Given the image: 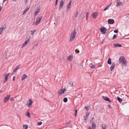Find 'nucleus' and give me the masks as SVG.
Wrapping results in <instances>:
<instances>
[{
	"label": "nucleus",
	"mask_w": 129,
	"mask_h": 129,
	"mask_svg": "<svg viewBox=\"0 0 129 129\" xmlns=\"http://www.w3.org/2000/svg\"><path fill=\"white\" fill-rule=\"evenodd\" d=\"M10 100H11V102L13 101L14 100V99L13 98H11V99Z\"/></svg>",
	"instance_id": "nucleus-44"
},
{
	"label": "nucleus",
	"mask_w": 129,
	"mask_h": 129,
	"mask_svg": "<svg viewBox=\"0 0 129 129\" xmlns=\"http://www.w3.org/2000/svg\"><path fill=\"white\" fill-rule=\"evenodd\" d=\"M90 67L92 69H93L95 68V66L94 65H91L90 66Z\"/></svg>",
	"instance_id": "nucleus-31"
},
{
	"label": "nucleus",
	"mask_w": 129,
	"mask_h": 129,
	"mask_svg": "<svg viewBox=\"0 0 129 129\" xmlns=\"http://www.w3.org/2000/svg\"><path fill=\"white\" fill-rule=\"evenodd\" d=\"M10 74V73H9L7 75H6V76H7V77H8V76H9V75Z\"/></svg>",
	"instance_id": "nucleus-52"
},
{
	"label": "nucleus",
	"mask_w": 129,
	"mask_h": 129,
	"mask_svg": "<svg viewBox=\"0 0 129 129\" xmlns=\"http://www.w3.org/2000/svg\"><path fill=\"white\" fill-rule=\"evenodd\" d=\"M88 17H86V19L87 20L88 19Z\"/></svg>",
	"instance_id": "nucleus-61"
},
{
	"label": "nucleus",
	"mask_w": 129,
	"mask_h": 129,
	"mask_svg": "<svg viewBox=\"0 0 129 129\" xmlns=\"http://www.w3.org/2000/svg\"><path fill=\"white\" fill-rule=\"evenodd\" d=\"M106 125L105 124H103L102 125L103 129H105L106 128Z\"/></svg>",
	"instance_id": "nucleus-26"
},
{
	"label": "nucleus",
	"mask_w": 129,
	"mask_h": 129,
	"mask_svg": "<svg viewBox=\"0 0 129 129\" xmlns=\"http://www.w3.org/2000/svg\"><path fill=\"white\" fill-rule=\"evenodd\" d=\"M58 0H56V1H57V2H58Z\"/></svg>",
	"instance_id": "nucleus-63"
},
{
	"label": "nucleus",
	"mask_w": 129,
	"mask_h": 129,
	"mask_svg": "<svg viewBox=\"0 0 129 129\" xmlns=\"http://www.w3.org/2000/svg\"><path fill=\"white\" fill-rule=\"evenodd\" d=\"M119 60L120 61V63L123 64H125V62L126 61L125 60V58L123 56L120 57L119 59Z\"/></svg>",
	"instance_id": "nucleus-2"
},
{
	"label": "nucleus",
	"mask_w": 129,
	"mask_h": 129,
	"mask_svg": "<svg viewBox=\"0 0 129 129\" xmlns=\"http://www.w3.org/2000/svg\"><path fill=\"white\" fill-rule=\"evenodd\" d=\"M10 95H7V96L5 97L3 99L4 102L5 103L8 101L10 99Z\"/></svg>",
	"instance_id": "nucleus-4"
},
{
	"label": "nucleus",
	"mask_w": 129,
	"mask_h": 129,
	"mask_svg": "<svg viewBox=\"0 0 129 129\" xmlns=\"http://www.w3.org/2000/svg\"><path fill=\"white\" fill-rule=\"evenodd\" d=\"M75 116H76V114H77V110H75Z\"/></svg>",
	"instance_id": "nucleus-39"
},
{
	"label": "nucleus",
	"mask_w": 129,
	"mask_h": 129,
	"mask_svg": "<svg viewBox=\"0 0 129 129\" xmlns=\"http://www.w3.org/2000/svg\"><path fill=\"white\" fill-rule=\"evenodd\" d=\"M69 84L70 85V86L71 87H72L73 86V83L72 81H70L69 83Z\"/></svg>",
	"instance_id": "nucleus-23"
},
{
	"label": "nucleus",
	"mask_w": 129,
	"mask_h": 129,
	"mask_svg": "<svg viewBox=\"0 0 129 129\" xmlns=\"http://www.w3.org/2000/svg\"><path fill=\"white\" fill-rule=\"evenodd\" d=\"M36 31H37L35 29L34 30V31H33V32H34V33L35 32H36Z\"/></svg>",
	"instance_id": "nucleus-56"
},
{
	"label": "nucleus",
	"mask_w": 129,
	"mask_h": 129,
	"mask_svg": "<svg viewBox=\"0 0 129 129\" xmlns=\"http://www.w3.org/2000/svg\"><path fill=\"white\" fill-rule=\"evenodd\" d=\"M93 119V117H92V119H91V120H92Z\"/></svg>",
	"instance_id": "nucleus-62"
},
{
	"label": "nucleus",
	"mask_w": 129,
	"mask_h": 129,
	"mask_svg": "<svg viewBox=\"0 0 129 129\" xmlns=\"http://www.w3.org/2000/svg\"><path fill=\"white\" fill-rule=\"evenodd\" d=\"M30 7L29 6H27L26 8L25 9L23 12V14H24L25 13L28 11V10L29 9Z\"/></svg>",
	"instance_id": "nucleus-15"
},
{
	"label": "nucleus",
	"mask_w": 129,
	"mask_h": 129,
	"mask_svg": "<svg viewBox=\"0 0 129 129\" xmlns=\"http://www.w3.org/2000/svg\"><path fill=\"white\" fill-rule=\"evenodd\" d=\"M85 108L86 110L87 111L89 109V108L88 106L87 107H85Z\"/></svg>",
	"instance_id": "nucleus-40"
},
{
	"label": "nucleus",
	"mask_w": 129,
	"mask_h": 129,
	"mask_svg": "<svg viewBox=\"0 0 129 129\" xmlns=\"http://www.w3.org/2000/svg\"><path fill=\"white\" fill-rule=\"evenodd\" d=\"M112 3H111L110 4H109V5H108V6H109V7H110V6H111V5H112Z\"/></svg>",
	"instance_id": "nucleus-54"
},
{
	"label": "nucleus",
	"mask_w": 129,
	"mask_h": 129,
	"mask_svg": "<svg viewBox=\"0 0 129 129\" xmlns=\"http://www.w3.org/2000/svg\"><path fill=\"white\" fill-rule=\"evenodd\" d=\"M88 128H89V129H92L91 127L90 126H88Z\"/></svg>",
	"instance_id": "nucleus-53"
},
{
	"label": "nucleus",
	"mask_w": 129,
	"mask_h": 129,
	"mask_svg": "<svg viewBox=\"0 0 129 129\" xmlns=\"http://www.w3.org/2000/svg\"><path fill=\"white\" fill-rule=\"evenodd\" d=\"M115 66V63L114 62H113L112 63V64L111 65V66L110 68L111 70V71H112L114 69Z\"/></svg>",
	"instance_id": "nucleus-12"
},
{
	"label": "nucleus",
	"mask_w": 129,
	"mask_h": 129,
	"mask_svg": "<svg viewBox=\"0 0 129 129\" xmlns=\"http://www.w3.org/2000/svg\"><path fill=\"white\" fill-rule=\"evenodd\" d=\"M42 124V122H38L37 124L39 125H41Z\"/></svg>",
	"instance_id": "nucleus-33"
},
{
	"label": "nucleus",
	"mask_w": 129,
	"mask_h": 129,
	"mask_svg": "<svg viewBox=\"0 0 129 129\" xmlns=\"http://www.w3.org/2000/svg\"><path fill=\"white\" fill-rule=\"evenodd\" d=\"M43 18V16H42L39 18L38 20H37L35 23L36 25H37L39 23L40 21Z\"/></svg>",
	"instance_id": "nucleus-5"
},
{
	"label": "nucleus",
	"mask_w": 129,
	"mask_h": 129,
	"mask_svg": "<svg viewBox=\"0 0 129 129\" xmlns=\"http://www.w3.org/2000/svg\"><path fill=\"white\" fill-rule=\"evenodd\" d=\"M6 81H6V80H5L4 81V84L6 82Z\"/></svg>",
	"instance_id": "nucleus-59"
},
{
	"label": "nucleus",
	"mask_w": 129,
	"mask_h": 129,
	"mask_svg": "<svg viewBox=\"0 0 129 129\" xmlns=\"http://www.w3.org/2000/svg\"><path fill=\"white\" fill-rule=\"evenodd\" d=\"M102 98L104 100L107 101H108L110 102H111L110 99H109L108 97L103 96H102Z\"/></svg>",
	"instance_id": "nucleus-9"
},
{
	"label": "nucleus",
	"mask_w": 129,
	"mask_h": 129,
	"mask_svg": "<svg viewBox=\"0 0 129 129\" xmlns=\"http://www.w3.org/2000/svg\"><path fill=\"white\" fill-rule=\"evenodd\" d=\"M6 1L5 0H3V3H4L5 2V1Z\"/></svg>",
	"instance_id": "nucleus-60"
},
{
	"label": "nucleus",
	"mask_w": 129,
	"mask_h": 129,
	"mask_svg": "<svg viewBox=\"0 0 129 129\" xmlns=\"http://www.w3.org/2000/svg\"><path fill=\"white\" fill-rule=\"evenodd\" d=\"M108 23L110 24H112L114 22V20L112 19H109L108 20Z\"/></svg>",
	"instance_id": "nucleus-7"
},
{
	"label": "nucleus",
	"mask_w": 129,
	"mask_h": 129,
	"mask_svg": "<svg viewBox=\"0 0 129 129\" xmlns=\"http://www.w3.org/2000/svg\"><path fill=\"white\" fill-rule=\"evenodd\" d=\"M117 37V35L116 34H115L113 35V37L112 38V39H114L115 38H116Z\"/></svg>",
	"instance_id": "nucleus-28"
},
{
	"label": "nucleus",
	"mask_w": 129,
	"mask_h": 129,
	"mask_svg": "<svg viewBox=\"0 0 129 129\" xmlns=\"http://www.w3.org/2000/svg\"><path fill=\"white\" fill-rule=\"evenodd\" d=\"M66 89L65 88H64L63 89H61L59 90L58 91V93L59 95H60L62 94H63L64 93V91L66 90Z\"/></svg>",
	"instance_id": "nucleus-3"
},
{
	"label": "nucleus",
	"mask_w": 129,
	"mask_h": 129,
	"mask_svg": "<svg viewBox=\"0 0 129 129\" xmlns=\"http://www.w3.org/2000/svg\"><path fill=\"white\" fill-rule=\"evenodd\" d=\"M100 30L101 32L104 34L106 32V28L104 27H102L101 28Z\"/></svg>",
	"instance_id": "nucleus-6"
},
{
	"label": "nucleus",
	"mask_w": 129,
	"mask_h": 129,
	"mask_svg": "<svg viewBox=\"0 0 129 129\" xmlns=\"http://www.w3.org/2000/svg\"><path fill=\"white\" fill-rule=\"evenodd\" d=\"M4 25L5 26H4L3 27L1 28H2V29L3 30V29H5L6 28V25L5 24Z\"/></svg>",
	"instance_id": "nucleus-29"
},
{
	"label": "nucleus",
	"mask_w": 129,
	"mask_h": 129,
	"mask_svg": "<svg viewBox=\"0 0 129 129\" xmlns=\"http://www.w3.org/2000/svg\"><path fill=\"white\" fill-rule=\"evenodd\" d=\"M71 2L72 0H70L68 5L67 7V10H66V12H68V11L69 10V9L70 8V7L71 5Z\"/></svg>",
	"instance_id": "nucleus-10"
},
{
	"label": "nucleus",
	"mask_w": 129,
	"mask_h": 129,
	"mask_svg": "<svg viewBox=\"0 0 129 129\" xmlns=\"http://www.w3.org/2000/svg\"><path fill=\"white\" fill-rule=\"evenodd\" d=\"M118 31V30H114V32L115 33H117Z\"/></svg>",
	"instance_id": "nucleus-41"
},
{
	"label": "nucleus",
	"mask_w": 129,
	"mask_h": 129,
	"mask_svg": "<svg viewBox=\"0 0 129 129\" xmlns=\"http://www.w3.org/2000/svg\"><path fill=\"white\" fill-rule=\"evenodd\" d=\"M68 101V99L66 97V98H65L63 99V101L65 102V103H66V102H67Z\"/></svg>",
	"instance_id": "nucleus-27"
},
{
	"label": "nucleus",
	"mask_w": 129,
	"mask_h": 129,
	"mask_svg": "<svg viewBox=\"0 0 129 129\" xmlns=\"http://www.w3.org/2000/svg\"><path fill=\"white\" fill-rule=\"evenodd\" d=\"M92 127L93 128L95 129L96 127V125L94 122H92Z\"/></svg>",
	"instance_id": "nucleus-20"
},
{
	"label": "nucleus",
	"mask_w": 129,
	"mask_h": 129,
	"mask_svg": "<svg viewBox=\"0 0 129 129\" xmlns=\"http://www.w3.org/2000/svg\"><path fill=\"white\" fill-rule=\"evenodd\" d=\"M37 45H38V44H36L35 45L36 46Z\"/></svg>",
	"instance_id": "nucleus-64"
},
{
	"label": "nucleus",
	"mask_w": 129,
	"mask_h": 129,
	"mask_svg": "<svg viewBox=\"0 0 129 129\" xmlns=\"http://www.w3.org/2000/svg\"><path fill=\"white\" fill-rule=\"evenodd\" d=\"M78 11H76V13L74 14V17H76L77 16V15H78Z\"/></svg>",
	"instance_id": "nucleus-32"
},
{
	"label": "nucleus",
	"mask_w": 129,
	"mask_h": 129,
	"mask_svg": "<svg viewBox=\"0 0 129 129\" xmlns=\"http://www.w3.org/2000/svg\"><path fill=\"white\" fill-rule=\"evenodd\" d=\"M98 15V14L97 12H94L93 15H92V17L94 19H95L96 16Z\"/></svg>",
	"instance_id": "nucleus-17"
},
{
	"label": "nucleus",
	"mask_w": 129,
	"mask_h": 129,
	"mask_svg": "<svg viewBox=\"0 0 129 129\" xmlns=\"http://www.w3.org/2000/svg\"><path fill=\"white\" fill-rule=\"evenodd\" d=\"M2 7L0 6V11H1V10H2Z\"/></svg>",
	"instance_id": "nucleus-57"
},
{
	"label": "nucleus",
	"mask_w": 129,
	"mask_h": 129,
	"mask_svg": "<svg viewBox=\"0 0 129 129\" xmlns=\"http://www.w3.org/2000/svg\"><path fill=\"white\" fill-rule=\"evenodd\" d=\"M31 35H33L34 34V33L33 32V31H31Z\"/></svg>",
	"instance_id": "nucleus-47"
},
{
	"label": "nucleus",
	"mask_w": 129,
	"mask_h": 129,
	"mask_svg": "<svg viewBox=\"0 0 129 129\" xmlns=\"http://www.w3.org/2000/svg\"><path fill=\"white\" fill-rule=\"evenodd\" d=\"M75 52H76V53H79V50H78L77 49L75 50Z\"/></svg>",
	"instance_id": "nucleus-35"
},
{
	"label": "nucleus",
	"mask_w": 129,
	"mask_h": 129,
	"mask_svg": "<svg viewBox=\"0 0 129 129\" xmlns=\"http://www.w3.org/2000/svg\"><path fill=\"white\" fill-rule=\"evenodd\" d=\"M108 106L109 107V108L110 109H111V106L110 105H108Z\"/></svg>",
	"instance_id": "nucleus-50"
},
{
	"label": "nucleus",
	"mask_w": 129,
	"mask_h": 129,
	"mask_svg": "<svg viewBox=\"0 0 129 129\" xmlns=\"http://www.w3.org/2000/svg\"><path fill=\"white\" fill-rule=\"evenodd\" d=\"M15 76H14L13 77V80L14 81H15Z\"/></svg>",
	"instance_id": "nucleus-49"
},
{
	"label": "nucleus",
	"mask_w": 129,
	"mask_h": 129,
	"mask_svg": "<svg viewBox=\"0 0 129 129\" xmlns=\"http://www.w3.org/2000/svg\"><path fill=\"white\" fill-rule=\"evenodd\" d=\"M84 119L85 120H86L87 119V116H84Z\"/></svg>",
	"instance_id": "nucleus-46"
},
{
	"label": "nucleus",
	"mask_w": 129,
	"mask_h": 129,
	"mask_svg": "<svg viewBox=\"0 0 129 129\" xmlns=\"http://www.w3.org/2000/svg\"><path fill=\"white\" fill-rule=\"evenodd\" d=\"M71 121H69L68 122H67L66 123V124L68 125V124H69V123H70V122H71Z\"/></svg>",
	"instance_id": "nucleus-42"
},
{
	"label": "nucleus",
	"mask_w": 129,
	"mask_h": 129,
	"mask_svg": "<svg viewBox=\"0 0 129 129\" xmlns=\"http://www.w3.org/2000/svg\"><path fill=\"white\" fill-rule=\"evenodd\" d=\"M122 5V3L120 2H118L117 3L116 6H120Z\"/></svg>",
	"instance_id": "nucleus-21"
},
{
	"label": "nucleus",
	"mask_w": 129,
	"mask_h": 129,
	"mask_svg": "<svg viewBox=\"0 0 129 129\" xmlns=\"http://www.w3.org/2000/svg\"><path fill=\"white\" fill-rule=\"evenodd\" d=\"M39 13V12H38V11H36V12H35L34 13L35 15V16H36Z\"/></svg>",
	"instance_id": "nucleus-34"
},
{
	"label": "nucleus",
	"mask_w": 129,
	"mask_h": 129,
	"mask_svg": "<svg viewBox=\"0 0 129 129\" xmlns=\"http://www.w3.org/2000/svg\"><path fill=\"white\" fill-rule=\"evenodd\" d=\"M29 103L28 104V106L30 107L31 106L32 104V102L31 99H29Z\"/></svg>",
	"instance_id": "nucleus-16"
},
{
	"label": "nucleus",
	"mask_w": 129,
	"mask_h": 129,
	"mask_svg": "<svg viewBox=\"0 0 129 129\" xmlns=\"http://www.w3.org/2000/svg\"><path fill=\"white\" fill-rule=\"evenodd\" d=\"M89 14V13L87 12L86 14V17H88V15Z\"/></svg>",
	"instance_id": "nucleus-38"
},
{
	"label": "nucleus",
	"mask_w": 129,
	"mask_h": 129,
	"mask_svg": "<svg viewBox=\"0 0 129 129\" xmlns=\"http://www.w3.org/2000/svg\"><path fill=\"white\" fill-rule=\"evenodd\" d=\"M20 65H19V66H17L16 67L15 69H16L17 70L19 68V67H20Z\"/></svg>",
	"instance_id": "nucleus-36"
},
{
	"label": "nucleus",
	"mask_w": 129,
	"mask_h": 129,
	"mask_svg": "<svg viewBox=\"0 0 129 129\" xmlns=\"http://www.w3.org/2000/svg\"><path fill=\"white\" fill-rule=\"evenodd\" d=\"M57 1H56L55 2V5L56 6L57 4Z\"/></svg>",
	"instance_id": "nucleus-51"
},
{
	"label": "nucleus",
	"mask_w": 129,
	"mask_h": 129,
	"mask_svg": "<svg viewBox=\"0 0 129 129\" xmlns=\"http://www.w3.org/2000/svg\"><path fill=\"white\" fill-rule=\"evenodd\" d=\"M73 55H70L69 56L68 58V59L69 61H71L72 60V59L73 58Z\"/></svg>",
	"instance_id": "nucleus-18"
},
{
	"label": "nucleus",
	"mask_w": 129,
	"mask_h": 129,
	"mask_svg": "<svg viewBox=\"0 0 129 129\" xmlns=\"http://www.w3.org/2000/svg\"><path fill=\"white\" fill-rule=\"evenodd\" d=\"M29 113L28 112H26V115L28 117H29L30 118V116L29 115Z\"/></svg>",
	"instance_id": "nucleus-25"
},
{
	"label": "nucleus",
	"mask_w": 129,
	"mask_h": 129,
	"mask_svg": "<svg viewBox=\"0 0 129 129\" xmlns=\"http://www.w3.org/2000/svg\"><path fill=\"white\" fill-rule=\"evenodd\" d=\"M109 8V6H107L104 9V11H105L108 9Z\"/></svg>",
	"instance_id": "nucleus-30"
},
{
	"label": "nucleus",
	"mask_w": 129,
	"mask_h": 129,
	"mask_svg": "<svg viewBox=\"0 0 129 129\" xmlns=\"http://www.w3.org/2000/svg\"><path fill=\"white\" fill-rule=\"evenodd\" d=\"M64 1V0H61V2L60 3L59 7V9H61L63 6Z\"/></svg>",
	"instance_id": "nucleus-8"
},
{
	"label": "nucleus",
	"mask_w": 129,
	"mask_h": 129,
	"mask_svg": "<svg viewBox=\"0 0 129 129\" xmlns=\"http://www.w3.org/2000/svg\"><path fill=\"white\" fill-rule=\"evenodd\" d=\"M8 77L6 76L5 79V80H6V81H7L8 79Z\"/></svg>",
	"instance_id": "nucleus-48"
},
{
	"label": "nucleus",
	"mask_w": 129,
	"mask_h": 129,
	"mask_svg": "<svg viewBox=\"0 0 129 129\" xmlns=\"http://www.w3.org/2000/svg\"><path fill=\"white\" fill-rule=\"evenodd\" d=\"M23 127L24 129H27L28 127V125H23Z\"/></svg>",
	"instance_id": "nucleus-24"
},
{
	"label": "nucleus",
	"mask_w": 129,
	"mask_h": 129,
	"mask_svg": "<svg viewBox=\"0 0 129 129\" xmlns=\"http://www.w3.org/2000/svg\"><path fill=\"white\" fill-rule=\"evenodd\" d=\"M127 15V16H126L127 17H129V14H128Z\"/></svg>",
	"instance_id": "nucleus-58"
},
{
	"label": "nucleus",
	"mask_w": 129,
	"mask_h": 129,
	"mask_svg": "<svg viewBox=\"0 0 129 129\" xmlns=\"http://www.w3.org/2000/svg\"><path fill=\"white\" fill-rule=\"evenodd\" d=\"M111 61V59L110 58H109L108 59L107 62V63L109 64H111L112 63Z\"/></svg>",
	"instance_id": "nucleus-19"
},
{
	"label": "nucleus",
	"mask_w": 129,
	"mask_h": 129,
	"mask_svg": "<svg viewBox=\"0 0 129 129\" xmlns=\"http://www.w3.org/2000/svg\"><path fill=\"white\" fill-rule=\"evenodd\" d=\"M30 38L29 37L28 39H27L25 42L22 45V47H24L26 45L28 42H29V39Z\"/></svg>",
	"instance_id": "nucleus-11"
},
{
	"label": "nucleus",
	"mask_w": 129,
	"mask_h": 129,
	"mask_svg": "<svg viewBox=\"0 0 129 129\" xmlns=\"http://www.w3.org/2000/svg\"><path fill=\"white\" fill-rule=\"evenodd\" d=\"M27 77V76L26 74H24L21 77V80H23Z\"/></svg>",
	"instance_id": "nucleus-13"
},
{
	"label": "nucleus",
	"mask_w": 129,
	"mask_h": 129,
	"mask_svg": "<svg viewBox=\"0 0 129 129\" xmlns=\"http://www.w3.org/2000/svg\"><path fill=\"white\" fill-rule=\"evenodd\" d=\"M113 46L115 47H122V45L121 44L118 43L117 44H114Z\"/></svg>",
	"instance_id": "nucleus-14"
},
{
	"label": "nucleus",
	"mask_w": 129,
	"mask_h": 129,
	"mask_svg": "<svg viewBox=\"0 0 129 129\" xmlns=\"http://www.w3.org/2000/svg\"><path fill=\"white\" fill-rule=\"evenodd\" d=\"M76 31L75 28L74 29V30L73 32L72 33L70 36V41L73 40L75 37L76 36Z\"/></svg>",
	"instance_id": "nucleus-1"
},
{
	"label": "nucleus",
	"mask_w": 129,
	"mask_h": 129,
	"mask_svg": "<svg viewBox=\"0 0 129 129\" xmlns=\"http://www.w3.org/2000/svg\"><path fill=\"white\" fill-rule=\"evenodd\" d=\"M117 100L119 102H120V103H121L122 101V100L121 99L119 96L117 97Z\"/></svg>",
	"instance_id": "nucleus-22"
},
{
	"label": "nucleus",
	"mask_w": 129,
	"mask_h": 129,
	"mask_svg": "<svg viewBox=\"0 0 129 129\" xmlns=\"http://www.w3.org/2000/svg\"><path fill=\"white\" fill-rule=\"evenodd\" d=\"M40 9V8H39V7H38L37 9V11H38V12H39Z\"/></svg>",
	"instance_id": "nucleus-45"
},
{
	"label": "nucleus",
	"mask_w": 129,
	"mask_h": 129,
	"mask_svg": "<svg viewBox=\"0 0 129 129\" xmlns=\"http://www.w3.org/2000/svg\"><path fill=\"white\" fill-rule=\"evenodd\" d=\"M89 114H90V113H88V112H87L86 113V116H87V117L89 115Z\"/></svg>",
	"instance_id": "nucleus-43"
},
{
	"label": "nucleus",
	"mask_w": 129,
	"mask_h": 129,
	"mask_svg": "<svg viewBox=\"0 0 129 129\" xmlns=\"http://www.w3.org/2000/svg\"><path fill=\"white\" fill-rule=\"evenodd\" d=\"M3 30H2V29L1 28H0V35L1 34L2 32L3 31Z\"/></svg>",
	"instance_id": "nucleus-37"
},
{
	"label": "nucleus",
	"mask_w": 129,
	"mask_h": 129,
	"mask_svg": "<svg viewBox=\"0 0 129 129\" xmlns=\"http://www.w3.org/2000/svg\"><path fill=\"white\" fill-rule=\"evenodd\" d=\"M17 70L16 69H15L13 71V72H16V71Z\"/></svg>",
	"instance_id": "nucleus-55"
}]
</instances>
